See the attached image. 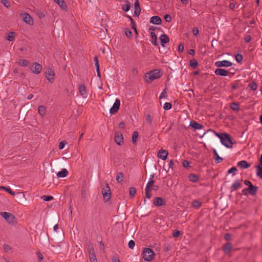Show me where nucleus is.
<instances>
[{"label":"nucleus","instance_id":"nucleus-1","mask_svg":"<svg viewBox=\"0 0 262 262\" xmlns=\"http://www.w3.org/2000/svg\"><path fill=\"white\" fill-rule=\"evenodd\" d=\"M207 132H211L213 134H214L220 139L222 144H223L227 148H231L232 147L233 142L232 141L231 137L230 135L226 133L220 134L213 132L211 129L208 130Z\"/></svg>","mask_w":262,"mask_h":262},{"label":"nucleus","instance_id":"nucleus-2","mask_svg":"<svg viewBox=\"0 0 262 262\" xmlns=\"http://www.w3.org/2000/svg\"><path fill=\"white\" fill-rule=\"evenodd\" d=\"M162 75V72L160 70H155L147 73L145 80L147 83H150L156 79L160 78Z\"/></svg>","mask_w":262,"mask_h":262},{"label":"nucleus","instance_id":"nucleus-3","mask_svg":"<svg viewBox=\"0 0 262 262\" xmlns=\"http://www.w3.org/2000/svg\"><path fill=\"white\" fill-rule=\"evenodd\" d=\"M143 258L146 261H151L154 257V252L150 248H145L142 252Z\"/></svg>","mask_w":262,"mask_h":262},{"label":"nucleus","instance_id":"nucleus-4","mask_svg":"<svg viewBox=\"0 0 262 262\" xmlns=\"http://www.w3.org/2000/svg\"><path fill=\"white\" fill-rule=\"evenodd\" d=\"M0 214L9 224H13L16 222V217L12 213L7 212H1Z\"/></svg>","mask_w":262,"mask_h":262},{"label":"nucleus","instance_id":"nucleus-5","mask_svg":"<svg viewBox=\"0 0 262 262\" xmlns=\"http://www.w3.org/2000/svg\"><path fill=\"white\" fill-rule=\"evenodd\" d=\"M88 246V252L89 254V258L91 262H97V259L95 253V251L92 244L90 241L87 242Z\"/></svg>","mask_w":262,"mask_h":262},{"label":"nucleus","instance_id":"nucleus-6","mask_svg":"<svg viewBox=\"0 0 262 262\" xmlns=\"http://www.w3.org/2000/svg\"><path fill=\"white\" fill-rule=\"evenodd\" d=\"M102 193L104 202L108 201L111 197V189L108 183H106L105 186L102 188Z\"/></svg>","mask_w":262,"mask_h":262},{"label":"nucleus","instance_id":"nucleus-7","mask_svg":"<svg viewBox=\"0 0 262 262\" xmlns=\"http://www.w3.org/2000/svg\"><path fill=\"white\" fill-rule=\"evenodd\" d=\"M244 184L248 186L247 190L249 194L252 195H255L257 191V187L253 185L251 182L247 180L244 181Z\"/></svg>","mask_w":262,"mask_h":262},{"label":"nucleus","instance_id":"nucleus-8","mask_svg":"<svg viewBox=\"0 0 262 262\" xmlns=\"http://www.w3.org/2000/svg\"><path fill=\"white\" fill-rule=\"evenodd\" d=\"M30 69L33 73L38 74L41 72L42 67L39 63L33 62Z\"/></svg>","mask_w":262,"mask_h":262},{"label":"nucleus","instance_id":"nucleus-9","mask_svg":"<svg viewBox=\"0 0 262 262\" xmlns=\"http://www.w3.org/2000/svg\"><path fill=\"white\" fill-rule=\"evenodd\" d=\"M215 66L217 67H228L232 65V63L226 60L218 61L215 62Z\"/></svg>","mask_w":262,"mask_h":262},{"label":"nucleus","instance_id":"nucleus-10","mask_svg":"<svg viewBox=\"0 0 262 262\" xmlns=\"http://www.w3.org/2000/svg\"><path fill=\"white\" fill-rule=\"evenodd\" d=\"M120 101L119 99H116L113 106L111 108L110 112L111 114H114L117 112L119 109Z\"/></svg>","mask_w":262,"mask_h":262},{"label":"nucleus","instance_id":"nucleus-11","mask_svg":"<svg viewBox=\"0 0 262 262\" xmlns=\"http://www.w3.org/2000/svg\"><path fill=\"white\" fill-rule=\"evenodd\" d=\"M46 77L50 82L52 83L54 80V71L51 69H48L46 73Z\"/></svg>","mask_w":262,"mask_h":262},{"label":"nucleus","instance_id":"nucleus-12","mask_svg":"<svg viewBox=\"0 0 262 262\" xmlns=\"http://www.w3.org/2000/svg\"><path fill=\"white\" fill-rule=\"evenodd\" d=\"M168 154V152L167 150L161 149L159 150L157 156L158 158L165 160L166 159Z\"/></svg>","mask_w":262,"mask_h":262},{"label":"nucleus","instance_id":"nucleus-13","mask_svg":"<svg viewBox=\"0 0 262 262\" xmlns=\"http://www.w3.org/2000/svg\"><path fill=\"white\" fill-rule=\"evenodd\" d=\"M153 203L155 205L157 206H161L165 205V202L164 200L160 197L155 198Z\"/></svg>","mask_w":262,"mask_h":262},{"label":"nucleus","instance_id":"nucleus-14","mask_svg":"<svg viewBox=\"0 0 262 262\" xmlns=\"http://www.w3.org/2000/svg\"><path fill=\"white\" fill-rule=\"evenodd\" d=\"M115 141L117 144L121 145L123 144V137L122 134H115Z\"/></svg>","mask_w":262,"mask_h":262},{"label":"nucleus","instance_id":"nucleus-15","mask_svg":"<svg viewBox=\"0 0 262 262\" xmlns=\"http://www.w3.org/2000/svg\"><path fill=\"white\" fill-rule=\"evenodd\" d=\"M216 75L226 76L228 74V71L223 69H216L214 72Z\"/></svg>","mask_w":262,"mask_h":262},{"label":"nucleus","instance_id":"nucleus-16","mask_svg":"<svg viewBox=\"0 0 262 262\" xmlns=\"http://www.w3.org/2000/svg\"><path fill=\"white\" fill-rule=\"evenodd\" d=\"M135 11H134V16H138L141 12V8L140 7V4L138 2V0H136L135 3Z\"/></svg>","mask_w":262,"mask_h":262},{"label":"nucleus","instance_id":"nucleus-17","mask_svg":"<svg viewBox=\"0 0 262 262\" xmlns=\"http://www.w3.org/2000/svg\"><path fill=\"white\" fill-rule=\"evenodd\" d=\"M159 39L162 46L164 47V43H167L169 41L168 36L166 34H162L159 37Z\"/></svg>","mask_w":262,"mask_h":262},{"label":"nucleus","instance_id":"nucleus-18","mask_svg":"<svg viewBox=\"0 0 262 262\" xmlns=\"http://www.w3.org/2000/svg\"><path fill=\"white\" fill-rule=\"evenodd\" d=\"M79 91L80 94L82 96L83 98H86L87 94L86 92V88L84 84H82L79 86Z\"/></svg>","mask_w":262,"mask_h":262},{"label":"nucleus","instance_id":"nucleus-19","mask_svg":"<svg viewBox=\"0 0 262 262\" xmlns=\"http://www.w3.org/2000/svg\"><path fill=\"white\" fill-rule=\"evenodd\" d=\"M161 22L162 20L158 16H152L150 19V23L156 25H160L161 24Z\"/></svg>","mask_w":262,"mask_h":262},{"label":"nucleus","instance_id":"nucleus-20","mask_svg":"<svg viewBox=\"0 0 262 262\" xmlns=\"http://www.w3.org/2000/svg\"><path fill=\"white\" fill-rule=\"evenodd\" d=\"M238 167L242 169H246L250 167V165L245 160H242L238 162L237 164Z\"/></svg>","mask_w":262,"mask_h":262},{"label":"nucleus","instance_id":"nucleus-21","mask_svg":"<svg viewBox=\"0 0 262 262\" xmlns=\"http://www.w3.org/2000/svg\"><path fill=\"white\" fill-rule=\"evenodd\" d=\"M241 181L239 180H236L230 187L231 191L236 190L241 187Z\"/></svg>","mask_w":262,"mask_h":262},{"label":"nucleus","instance_id":"nucleus-22","mask_svg":"<svg viewBox=\"0 0 262 262\" xmlns=\"http://www.w3.org/2000/svg\"><path fill=\"white\" fill-rule=\"evenodd\" d=\"M232 248V244L230 243H227L223 246V250L225 254H227L231 251Z\"/></svg>","mask_w":262,"mask_h":262},{"label":"nucleus","instance_id":"nucleus-23","mask_svg":"<svg viewBox=\"0 0 262 262\" xmlns=\"http://www.w3.org/2000/svg\"><path fill=\"white\" fill-rule=\"evenodd\" d=\"M24 21L29 25H33V20L32 17L28 13L25 14V16L23 18Z\"/></svg>","mask_w":262,"mask_h":262},{"label":"nucleus","instance_id":"nucleus-24","mask_svg":"<svg viewBox=\"0 0 262 262\" xmlns=\"http://www.w3.org/2000/svg\"><path fill=\"white\" fill-rule=\"evenodd\" d=\"M54 1L58 4L60 8L62 10H66L67 6L64 0H54Z\"/></svg>","mask_w":262,"mask_h":262},{"label":"nucleus","instance_id":"nucleus-25","mask_svg":"<svg viewBox=\"0 0 262 262\" xmlns=\"http://www.w3.org/2000/svg\"><path fill=\"white\" fill-rule=\"evenodd\" d=\"M213 153L214 154V158L217 163H221L223 161V159L219 156L216 150L215 149H213Z\"/></svg>","mask_w":262,"mask_h":262},{"label":"nucleus","instance_id":"nucleus-26","mask_svg":"<svg viewBox=\"0 0 262 262\" xmlns=\"http://www.w3.org/2000/svg\"><path fill=\"white\" fill-rule=\"evenodd\" d=\"M38 111L39 115L43 117L46 113V107L44 105H40L38 107Z\"/></svg>","mask_w":262,"mask_h":262},{"label":"nucleus","instance_id":"nucleus-27","mask_svg":"<svg viewBox=\"0 0 262 262\" xmlns=\"http://www.w3.org/2000/svg\"><path fill=\"white\" fill-rule=\"evenodd\" d=\"M190 125L195 129H200L203 127L202 125L194 121L190 122Z\"/></svg>","mask_w":262,"mask_h":262},{"label":"nucleus","instance_id":"nucleus-28","mask_svg":"<svg viewBox=\"0 0 262 262\" xmlns=\"http://www.w3.org/2000/svg\"><path fill=\"white\" fill-rule=\"evenodd\" d=\"M150 35L152 39L151 43L155 46H158L157 35L153 31L150 32Z\"/></svg>","mask_w":262,"mask_h":262},{"label":"nucleus","instance_id":"nucleus-29","mask_svg":"<svg viewBox=\"0 0 262 262\" xmlns=\"http://www.w3.org/2000/svg\"><path fill=\"white\" fill-rule=\"evenodd\" d=\"M68 174V171L66 169H63L61 171H59L57 173V176L60 178H64Z\"/></svg>","mask_w":262,"mask_h":262},{"label":"nucleus","instance_id":"nucleus-30","mask_svg":"<svg viewBox=\"0 0 262 262\" xmlns=\"http://www.w3.org/2000/svg\"><path fill=\"white\" fill-rule=\"evenodd\" d=\"M262 165H259L256 166V175L260 179H262Z\"/></svg>","mask_w":262,"mask_h":262},{"label":"nucleus","instance_id":"nucleus-31","mask_svg":"<svg viewBox=\"0 0 262 262\" xmlns=\"http://www.w3.org/2000/svg\"><path fill=\"white\" fill-rule=\"evenodd\" d=\"M188 179L191 182H196L199 180V177L196 174H190L188 176Z\"/></svg>","mask_w":262,"mask_h":262},{"label":"nucleus","instance_id":"nucleus-32","mask_svg":"<svg viewBox=\"0 0 262 262\" xmlns=\"http://www.w3.org/2000/svg\"><path fill=\"white\" fill-rule=\"evenodd\" d=\"M124 174L122 172H119L116 176V181L118 183H121L123 181Z\"/></svg>","mask_w":262,"mask_h":262},{"label":"nucleus","instance_id":"nucleus-33","mask_svg":"<svg viewBox=\"0 0 262 262\" xmlns=\"http://www.w3.org/2000/svg\"><path fill=\"white\" fill-rule=\"evenodd\" d=\"M198 61L195 59H192L190 61V66L192 67V69H195L198 66Z\"/></svg>","mask_w":262,"mask_h":262},{"label":"nucleus","instance_id":"nucleus-34","mask_svg":"<svg viewBox=\"0 0 262 262\" xmlns=\"http://www.w3.org/2000/svg\"><path fill=\"white\" fill-rule=\"evenodd\" d=\"M136 193V189L135 187H130L129 188V193L130 198H133Z\"/></svg>","mask_w":262,"mask_h":262},{"label":"nucleus","instance_id":"nucleus-35","mask_svg":"<svg viewBox=\"0 0 262 262\" xmlns=\"http://www.w3.org/2000/svg\"><path fill=\"white\" fill-rule=\"evenodd\" d=\"M0 189L6 190L12 195H15V192L13 191H12L9 187H7L5 186H1Z\"/></svg>","mask_w":262,"mask_h":262},{"label":"nucleus","instance_id":"nucleus-36","mask_svg":"<svg viewBox=\"0 0 262 262\" xmlns=\"http://www.w3.org/2000/svg\"><path fill=\"white\" fill-rule=\"evenodd\" d=\"M230 108L234 111H238L239 109V104L236 102H233L231 104Z\"/></svg>","mask_w":262,"mask_h":262},{"label":"nucleus","instance_id":"nucleus-37","mask_svg":"<svg viewBox=\"0 0 262 262\" xmlns=\"http://www.w3.org/2000/svg\"><path fill=\"white\" fill-rule=\"evenodd\" d=\"M139 136L138 133L137 131H135L133 133V137H132V142L134 144L136 143L137 142V139Z\"/></svg>","mask_w":262,"mask_h":262},{"label":"nucleus","instance_id":"nucleus-38","mask_svg":"<svg viewBox=\"0 0 262 262\" xmlns=\"http://www.w3.org/2000/svg\"><path fill=\"white\" fill-rule=\"evenodd\" d=\"M192 206L193 207L199 208L201 206V203L197 200H194L192 203Z\"/></svg>","mask_w":262,"mask_h":262},{"label":"nucleus","instance_id":"nucleus-39","mask_svg":"<svg viewBox=\"0 0 262 262\" xmlns=\"http://www.w3.org/2000/svg\"><path fill=\"white\" fill-rule=\"evenodd\" d=\"M248 86L253 91H255L257 89V84L254 82L249 83Z\"/></svg>","mask_w":262,"mask_h":262},{"label":"nucleus","instance_id":"nucleus-40","mask_svg":"<svg viewBox=\"0 0 262 262\" xmlns=\"http://www.w3.org/2000/svg\"><path fill=\"white\" fill-rule=\"evenodd\" d=\"M15 37V33L14 32H10L7 36V40L9 41H13Z\"/></svg>","mask_w":262,"mask_h":262},{"label":"nucleus","instance_id":"nucleus-41","mask_svg":"<svg viewBox=\"0 0 262 262\" xmlns=\"http://www.w3.org/2000/svg\"><path fill=\"white\" fill-rule=\"evenodd\" d=\"M145 120L149 124L151 125L152 122V118L150 114H147L146 115Z\"/></svg>","mask_w":262,"mask_h":262},{"label":"nucleus","instance_id":"nucleus-42","mask_svg":"<svg viewBox=\"0 0 262 262\" xmlns=\"http://www.w3.org/2000/svg\"><path fill=\"white\" fill-rule=\"evenodd\" d=\"M29 61L26 59H21L19 61V64L21 66H27L29 64Z\"/></svg>","mask_w":262,"mask_h":262},{"label":"nucleus","instance_id":"nucleus-43","mask_svg":"<svg viewBox=\"0 0 262 262\" xmlns=\"http://www.w3.org/2000/svg\"><path fill=\"white\" fill-rule=\"evenodd\" d=\"M127 17L128 18H129V19L130 20V21H131V25H132V28L134 29L135 32L136 33H137V29L136 28V24H135V21H134L133 19L129 16H127Z\"/></svg>","mask_w":262,"mask_h":262},{"label":"nucleus","instance_id":"nucleus-44","mask_svg":"<svg viewBox=\"0 0 262 262\" xmlns=\"http://www.w3.org/2000/svg\"><path fill=\"white\" fill-rule=\"evenodd\" d=\"M154 183V180H150L147 184L146 189H149L151 190V187Z\"/></svg>","mask_w":262,"mask_h":262},{"label":"nucleus","instance_id":"nucleus-45","mask_svg":"<svg viewBox=\"0 0 262 262\" xmlns=\"http://www.w3.org/2000/svg\"><path fill=\"white\" fill-rule=\"evenodd\" d=\"M41 199H42L45 201H49L53 200V197L50 195H43L41 197Z\"/></svg>","mask_w":262,"mask_h":262},{"label":"nucleus","instance_id":"nucleus-46","mask_svg":"<svg viewBox=\"0 0 262 262\" xmlns=\"http://www.w3.org/2000/svg\"><path fill=\"white\" fill-rule=\"evenodd\" d=\"M243 56L242 54H237L235 56V59L237 62H241L243 60Z\"/></svg>","mask_w":262,"mask_h":262},{"label":"nucleus","instance_id":"nucleus-47","mask_svg":"<svg viewBox=\"0 0 262 262\" xmlns=\"http://www.w3.org/2000/svg\"><path fill=\"white\" fill-rule=\"evenodd\" d=\"M171 108V104L170 103L166 102L163 106V108L165 110H169Z\"/></svg>","mask_w":262,"mask_h":262},{"label":"nucleus","instance_id":"nucleus-48","mask_svg":"<svg viewBox=\"0 0 262 262\" xmlns=\"http://www.w3.org/2000/svg\"><path fill=\"white\" fill-rule=\"evenodd\" d=\"M3 249L6 252H8L9 251L11 250V247L7 244H4L3 245Z\"/></svg>","mask_w":262,"mask_h":262},{"label":"nucleus","instance_id":"nucleus-49","mask_svg":"<svg viewBox=\"0 0 262 262\" xmlns=\"http://www.w3.org/2000/svg\"><path fill=\"white\" fill-rule=\"evenodd\" d=\"M151 190L150 189H146L145 188V196H146V198H148V199H150L151 196V194L150 193V191Z\"/></svg>","mask_w":262,"mask_h":262},{"label":"nucleus","instance_id":"nucleus-50","mask_svg":"<svg viewBox=\"0 0 262 262\" xmlns=\"http://www.w3.org/2000/svg\"><path fill=\"white\" fill-rule=\"evenodd\" d=\"M166 90H167L166 89H164L163 90V92L160 95V97H159L160 99L165 98L166 97Z\"/></svg>","mask_w":262,"mask_h":262},{"label":"nucleus","instance_id":"nucleus-51","mask_svg":"<svg viewBox=\"0 0 262 262\" xmlns=\"http://www.w3.org/2000/svg\"><path fill=\"white\" fill-rule=\"evenodd\" d=\"M94 61L95 62V65L96 66V69H100L99 65V60H98V58L97 56H95L94 57Z\"/></svg>","mask_w":262,"mask_h":262},{"label":"nucleus","instance_id":"nucleus-52","mask_svg":"<svg viewBox=\"0 0 262 262\" xmlns=\"http://www.w3.org/2000/svg\"><path fill=\"white\" fill-rule=\"evenodd\" d=\"M128 247L132 249H133L135 246V243L133 240H130L128 244Z\"/></svg>","mask_w":262,"mask_h":262},{"label":"nucleus","instance_id":"nucleus-53","mask_svg":"<svg viewBox=\"0 0 262 262\" xmlns=\"http://www.w3.org/2000/svg\"><path fill=\"white\" fill-rule=\"evenodd\" d=\"M124 33H125V35L127 37H130L132 36V32L128 29H127V28L125 29L124 30Z\"/></svg>","mask_w":262,"mask_h":262},{"label":"nucleus","instance_id":"nucleus-54","mask_svg":"<svg viewBox=\"0 0 262 262\" xmlns=\"http://www.w3.org/2000/svg\"><path fill=\"white\" fill-rule=\"evenodd\" d=\"M1 3L7 8H9L10 6V3L7 0H2Z\"/></svg>","mask_w":262,"mask_h":262},{"label":"nucleus","instance_id":"nucleus-55","mask_svg":"<svg viewBox=\"0 0 262 262\" xmlns=\"http://www.w3.org/2000/svg\"><path fill=\"white\" fill-rule=\"evenodd\" d=\"M66 144H67V142L66 141H61L59 144V148L60 149H63Z\"/></svg>","mask_w":262,"mask_h":262},{"label":"nucleus","instance_id":"nucleus-56","mask_svg":"<svg viewBox=\"0 0 262 262\" xmlns=\"http://www.w3.org/2000/svg\"><path fill=\"white\" fill-rule=\"evenodd\" d=\"M130 9V6L129 5V4H125L124 5L123 7H122V9L125 11V12H127Z\"/></svg>","mask_w":262,"mask_h":262},{"label":"nucleus","instance_id":"nucleus-57","mask_svg":"<svg viewBox=\"0 0 262 262\" xmlns=\"http://www.w3.org/2000/svg\"><path fill=\"white\" fill-rule=\"evenodd\" d=\"M180 231L179 230H174L172 233V235L174 237H177L180 235Z\"/></svg>","mask_w":262,"mask_h":262},{"label":"nucleus","instance_id":"nucleus-58","mask_svg":"<svg viewBox=\"0 0 262 262\" xmlns=\"http://www.w3.org/2000/svg\"><path fill=\"white\" fill-rule=\"evenodd\" d=\"M164 19L167 22H169L171 20V17L170 16V15L169 14H166L165 16H164Z\"/></svg>","mask_w":262,"mask_h":262},{"label":"nucleus","instance_id":"nucleus-59","mask_svg":"<svg viewBox=\"0 0 262 262\" xmlns=\"http://www.w3.org/2000/svg\"><path fill=\"white\" fill-rule=\"evenodd\" d=\"M193 34L195 36H196L199 34V31L197 28H194L192 30Z\"/></svg>","mask_w":262,"mask_h":262},{"label":"nucleus","instance_id":"nucleus-60","mask_svg":"<svg viewBox=\"0 0 262 262\" xmlns=\"http://www.w3.org/2000/svg\"><path fill=\"white\" fill-rule=\"evenodd\" d=\"M224 238L226 241H230L231 239V234L228 233H226L224 235Z\"/></svg>","mask_w":262,"mask_h":262},{"label":"nucleus","instance_id":"nucleus-61","mask_svg":"<svg viewBox=\"0 0 262 262\" xmlns=\"http://www.w3.org/2000/svg\"><path fill=\"white\" fill-rule=\"evenodd\" d=\"M237 170V169L235 167H232L230 169H229L228 171V173H232Z\"/></svg>","mask_w":262,"mask_h":262},{"label":"nucleus","instance_id":"nucleus-62","mask_svg":"<svg viewBox=\"0 0 262 262\" xmlns=\"http://www.w3.org/2000/svg\"><path fill=\"white\" fill-rule=\"evenodd\" d=\"M245 40L246 42L248 43L251 40V37L250 35H247L245 37Z\"/></svg>","mask_w":262,"mask_h":262},{"label":"nucleus","instance_id":"nucleus-63","mask_svg":"<svg viewBox=\"0 0 262 262\" xmlns=\"http://www.w3.org/2000/svg\"><path fill=\"white\" fill-rule=\"evenodd\" d=\"M189 162L186 160H184L182 162V165L184 167H187L188 166H189Z\"/></svg>","mask_w":262,"mask_h":262},{"label":"nucleus","instance_id":"nucleus-64","mask_svg":"<svg viewBox=\"0 0 262 262\" xmlns=\"http://www.w3.org/2000/svg\"><path fill=\"white\" fill-rule=\"evenodd\" d=\"M184 50V46L182 44L180 43L178 47V51L180 52H182Z\"/></svg>","mask_w":262,"mask_h":262}]
</instances>
